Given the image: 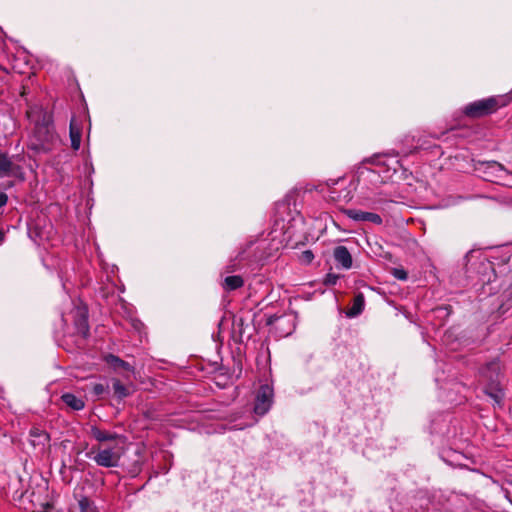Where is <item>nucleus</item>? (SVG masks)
<instances>
[{"label": "nucleus", "instance_id": "nucleus-1", "mask_svg": "<svg viewBox=\"0 0 512 512\" xmlns=\"http://www.w3.org/2000/svg\"><path fill=\"white\" fill-rule=\"evenodd\" d=\"M36 112H40L41 116L36 121L33 133L29 137L28 148L35 153H47L52 150L56 143L57 135L53 128L51 116L47 113L30 109L27 111V117L33 120Z\"/></svg>", "mask_w": 512, "mask_h": 512}, {"label": "nucleus", "instance_id": "nucleus-2", "mask_svg": "<svg viewBox=\"0 0 512 512\" xmlns=\"http://www.w3.org/2000/svg\"><path fill=\"white\" fill-rule=\"evenodd\" d=\"M464 261L467 278L469 279L468 284L484 288L495 280L496 274L493 264L480 251H469L465 255Z\"/></svg>", "mask_w": 512, "mask_h": 512}, {"label": "nucleus", "instance_id": "nucleus-3", "mask_svg": "<svg viewBox=\"0 0 512 512\" xmlns=\"http://www.w3.org/2000/svg\"><path fill=\"white\" fill-rule=\"evenodd\" d=\"M126 452V443L101 444L91 448L89 457L100 467L117 468Z\"/></svg>", "mask_w": 512, "mask_h": 512}, {"label": "nucleus", "instance_id": "nucleus-4", "mask_svg": "<svg viewBox=\"0 0 512 512\" xmlns=\"http://www.w3.org/2000/svg\"><path fill=\"white\" fill-rule=\"evenodd\" d=\"M512 101L510 95H497L480 99L469 103L464 108V113L471 118H480L496 112L499 108L508 105Z\"/></svg>", "mask_w": 512, "mask_h": 512}, {"label": "nucleus", "instance_id": "nucleus-5", "mask_svg": "<svg viewBox=\"0 0 512 512\" xmlns=\"http://www.w3.org/2000/svg\"><path fill=\"white\" fill-rule=\"evenodd\" d=\"M500 376L501 366L498 360L488 362L480 371V377L485 384L484 391L496 404H500L503 399Z\"/></svg>", "mask_w": 512, "mask_h": 512}, {"label": "nucleus", "instance_id": "nucleus-6", "mask_svg": "<svg viewBox=\"0 0 512 512\" xmlns=\"http://www.w3.org/2000/svg\"><path fill=\"white\" fill-rule=\"evenodd\" d=\"M477 170L483 173V178L487 181L502 182L505 185H511L507 178L512 176V173L508 172L496 161L483 162Z\"/></svg>", "mask_w": 512, "mask_h": 512}, {"label": "nucleus", "instance_id": "nucleus-7", "mask_svg": "<svg viewBox=\"0 0 512 512\" xmlns=\"http://www.w3.org/2000/svg\"><path fill=\"white\" fill-rule=\"evenodd\" d=\"M72 319L78 334L86 338L89 335L88 308L81 300L72 301Z\"/></svg>", "mask_w": 512, "mask_h": 512}, {"label": "nucleus", "instance_id": "nucleus-8", "mask_svg": "<svg viewBox=\"0 0 512 512\" xmlns=\"http://www.w3.org/2000/svg\"><path fill=\"white\" fill-rule=\"evenodd\" d=\"M296 317L292 314L281 316H272L268 319V324L276 336L283 338L291 335L295 329Z\"/></svg>", "mask_w": 512, "mask_h": 512}, {"label": "nucleus", "instance_id": "nucleus-9", "mask_svg": "<svg viewBox=\"0 0 512 512\" xmlns=\"http://www.w3.org/2000/svg\"><path fill=\"white\" fill-rule=\"evenodd\" d=\"M274 399V390L270 384H262L256 394L254 412L259 416L265 415L271 408Z\"/></svg>", "mask_w": 512, "mask_h": 512}, {"label": "nucleus", "instance_id": "nucleus-10", "mask_svg": "<svg viewBox=\"0 0 512 512\" xmlns=\"http://www.w3.org/2000/svg\"><path fill=\"white\" fill-rule=\"evenodd\" d=\"M15 178L19 181L25 180L23 168L12 161L4 152L0 151V178Z\"/></svg>", "mask_w": 512, "mask_h": 512}, {"label": "nucleus", "instance_id": "nucleus-11", "mask_svg": "<svg viewBox=\"0 0 512 512\" xmlns=\"http://www.w3.org/2000/svg\"><path fill=\"white\" fill-rule=\"evenodd\" d=\"M368 163H372L376 166L385 164V162L382 160V157L378 155L365 159L357 169L358 179L370 180L373 183L382 182V179H380V170L367 167Z\"/></svg>", "mask_w": 512, "mask_h": 512}, {"label": "nucleus", "instance_id": "nucleus-12", "mask_svg": "<svg viewBox=\"0 0 512 512\" xmlns=\"http://www.w3.org/2000/svg\"><path fill=\"white\" fill-rule=\"evenodd\" d=\"M90 436L99 444L126 443V437L109 430H103L96 425H92L89 430Z\"/></svg>", "mask_w": 512, "mask_h": 512}, {"label": "nucleus", "instance_id": "nucleus-13", "mask_svg": "<svg viewBox=\"0 0 512 512\" xmlns=\"http://www.w3.org/2000/svg\"><path fill=\"white\" fill-rule=\"evenodd\" d=\"M332 257L337 269L349 270L353 266L352 254L346 246H336L333 249Z\"/></svg>", "mask_w": 512, "mask_h": 512}, {"label": "nucleus", "instance_id": "nucleus-14", "mask_svg": "<svg viewBox=\"0 0 512 512\" xmlns=\"http://www.w3.org/2000/svg\"><path fill=\"white\" fill-rule=\"evenodd\" d=\"M344 214L357 222H371L376 225L382 224V218L380 215L373 212H366L359 209H346L344 210Z\"/></svg>", "mask_w": 512, "mask_h": 512}, {"label": "nucleus", "instance_id": "nucleus-15", "mask_svg": "<svg viewBox=\"0 0 512 512\" xmlns=\"http://www.w3.org/2000/svg\"><path fill=\"white\" fill-rule=\"evenodd\" d=\"M364 306L365 301L363 294H357L353 298L352 306L346 310L345 314L348 318H355L362 313Z\"/></svg>", "mask_w": 512, "mask_h": 512}, {"label": "nucleus", "instance_id": "nucleus-16", "mask_svg": "<svg viewBox=\"0 0 512 512\" xmlns=\"http://www.w3.org/2000/svg\"><path fill=\"white\" fill-rule=\"evenodd\" d=\"M69 134H70V140H71V147L74 150H78L80 148L81 144V128L76 123L75 119H71L70 121V127H69Z\"/></svg>", "mask_w": 512, "mask_h": 512}, {"label": "nucleus", "instance_id": "nucleus-17", "mask_svg": "<svg viewBox=\"0 0 512 512\" xmlns=\"http://www.w3.org/2000/svg\"><path fill=\"white\" fill-rule=\"evenodd\" d=\"M61 399L68 407L75 411L82 410L85 406L83 399L77 397L73 393H64L61 396Z\"/></svg>", "mask_w": 512, "mask_h": 512}, {"label": "nucleus", "instance_id": "nucleus-18", "mask_svg": "<svg viewBox=\"0 0 512 512\" xmlns=\"http://www.w3.org/2000/svg\"><path fill=\"white\" fill-rule=\"evenodd\" d=\"M106 361L109 365H111L114 369H124L126 371H132V366L120 359L119 357L109 354L106 357Z\"/></svg>", "mask_w": 512, "mask_h": 512}, {"label": "nucleus", "instance_id": "nucleus-19", "mask_svg": "<svg viewBox=\"0 0 512 512\" xmlns=\"http://www.w3.org/2000/svg\"><path fill=\"white\" fill-rule=\"evenodd\" d=\"M112 386L114 395L119 399H123L130 394L129 389L117 379L113 380Z\"/></svg>", "mask_w": 512, "mask_h": 512}, {"label": "nucleus", "instance_id": "nucleus-20", "mask_svg": "<svg viewBox=\"0 0 512 512\" xmlns=\"http://www.w3.org/2000/svg\"><path fill=\"white\" fill-rule=\"evenodd\" d=\"M224 283L227 288H241L245 285L243 278L239 275L227 276L224 279Z\"/></svg>", "mask_w": 512, "mask_h": 512}, {"label": "nucleus", "instance_id": "nucleus-21", "mask_svg": "<svg viewBox=\"0 0 512 512\" xmlns=\"http://www.w3.org/2000/svg\"><path fill=\"white\" fill-rule=\"evenodd\" d=\"M78 505L80 508V512H93L92 511L93 503L87 497H82L81 499H79Z\"/></svg>", "mask_w": 512, "mask_h": 512}, {"label": "nucleus", "instance_id": "nucleus-22", "mask_svg": "<svg viewBox=\"0 0 512 512\" xmlns=\"http://www.w3.org/2000/svg\"><path fill=\"white\" fill-rule=\"evenodd\" d=\"M300 259L303 263L308 264L314 259V255H313L312 251L306 250V251L302 252Z\"/></svg>", "mask_w": 512, "mask_h": 512}, {"label": "nucleus", "instance_id": "nucleus-23", "mask_svg": "<svg viewBox=\"0 0 512 512\" xmlns=\"http://www.w3.org/2000/svg\"><path fill=\"white\" fill-rule=\"evenodd\" d=\"M393 276L399 280H406L407 279V272L404 269H393L392 272Z\"/></svg>", "mask_w": 512, "mask_h": 512}, {"label": "nucleus", "instance_id": "nucleus-24", "mask_svg": "<svg viewBox=\"0 0 512 512\" xmlns=\"http://www.w3.org/2000/svg\"><path fill=\"white\" fill-rule=\"evenodd\" d=\"M339 279L338 275L329 273L325 278V284L326 285H336L337 281Z\"/></svg>", "mask_w": 512, "mask_h": 512}, {"label": "nucleus", "instance_id": "nucleus-25", "mask_svg": "<svg viewBox=\"0 0 512 512\" xmlns=\"http://www.w3.org/2000/svg\"><path fill=\"white\" fill-rule=\"evenodd\" d=\"M106 388L103 384L97 383L93 386V393L96 396H101L105 392Z\"/></svg>", "mask_w": 512, "mask_h": 512}, {"label": "nucleus", "instance_id": "nucleus-26", "mask_svg": "<svg viewBox=\"0 0 512 512\" xmlns=\"http://www.w3.org/2000/svg\"><path fill=\"white\" fill-rule=\"evenodd\" d=\"M132 326H133V328H134L135 330H137L138 332H140V331L142 330V328H143V326H144V325H143V323H142L140 320H138V319H134V320H132Z\"/></svg>", "mask_w": 512, "mask_h": 512}, {"label": "nucleus", "instance_id": "nucleus-27", "mask_svg": "<svg viewBox=\"0 0 512 512\" xmlns=\"http://www.w3.org/2000/svg\"><path fill=\"white\" fill-rule=\"evenodd\" d=\"M7 201H8V196L5 193L1 192L0 193V208L5 206L7 204Z\"/></svg>", "mask_w": 512, "mask_h": 512}, {"label": "nucleus", "instance_id": "nucleus-28", "mask_svg": "<svg viewBox=\"0 0 512 512\" xmlns=\"http://www.w3.org/2000/svg\"><path fill=\"white\" fill-rule=\"evenodd\" d=\"M4 239H5V233L0 229V244L3 243Z\"/></svg>", "mask_w": 512, "mask_h": 512}, {"label": "nucleus", "instance_id": "nucleus-29", "mask_svg": "<svg viewBox=\"0 0 512 512\" xmlns=\"http://www.w3.org/2000/svg\"><path fill=\"white\" fill-rule=\"evenodd\" d=\"M245 426H238V425H234L231 427V429H234V430H242L244 429Z\"/></svg>", "mask_w": 512, "mask_h": 512}, {"label": "nucleus", "instance_id": "nucleus-30", "mask_svg": "<svg viewBox=\"0 0 512 512\" xmlns=\"http://www.w3.org/2000/svg\"><path fill=\"white\" fill-rule=\"evenodd\" d=\"M62 321H63L64 323H66V322H67V319L65 318V316H64L63 314H62Z\"/></svg>", "mask_w": 512, "mask_h": 512}, {"label": "nucleus", "instance_id": "nucleus-31", "mask_svg": "<svg viewBox=\"0 0 512 512\" xmlns=\"http://www.w3.org/2000/svg\"><path fill=\"white\" fill-rule=\"evenodd\" d=\"M381 201L380 200H374L373 203L376 204V203H380Z\"/></svg>", "mask_w": 512, "mask_h": 512}]
</instances>
